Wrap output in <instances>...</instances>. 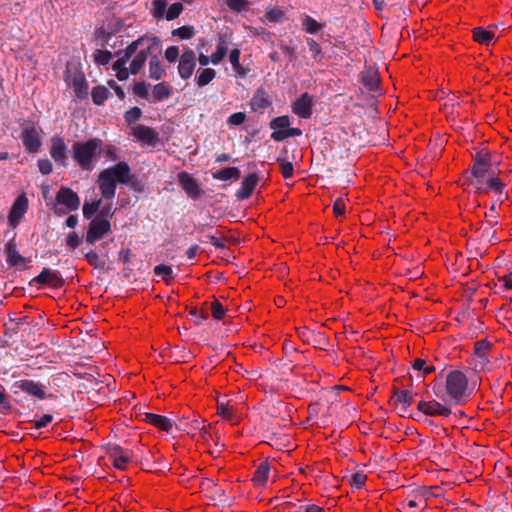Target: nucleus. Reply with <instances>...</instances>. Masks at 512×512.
I'll list each match as a JSON object with an SVG mask.
<instances>
[{
    "mask_svg": "<svg viewBox=\"0 0 512 512\" xmlns=\"http://www.w3.org/2000/svg\"><path fill=\"white\" fill-rule=\"evenodd\" d=\"M306 42L309 47V51L312 54V58L315 60L322 58V48L320 44L313 38H307Z\"/></svg>",
    "mask_w": 512,
    "mask_h": 512,
    "instance_id": "4d7b16f0",
    "label": "nucleus"
},
{
    "mask_svg": "<svg viewBox=\"0 0 512 512\" xmlns=\"http://www.w3.org/2000/svg\"><path fill=\"white\" fill-rule=\"evenodd\" d=\"M473 39L483 45H489L495 39V33L492 30H486L483 27H476L472 30Z\"/></svg>",
    "mask_w": 512,
    "mask_h": 512,
    "instance_id": "473e14b6",
    "label": "nucleus"
},
{
    "mask_svg": "<svg viewBox=\"0 0 512 512\" xmlns=\"http://www.w3.org/2000/svg\"><path fill=\"white\" fill-rule=\"evenodd\" d=\"M189 430L190 433L194 431H199L201 436L205 438L206 434L208 433V426L205 424V421L194 419L189 424Z\"/></svg>",
    "mask_w": 512,
    "mask_h": 512,
    "instance_id": "680f3d73",
    "label": "nucleus"
},
{
    "mask_svg": "<svg viewBox=\"0 0 512 512\" xmlns=\"http://www.w3.org/2000/svg\"><path fill=\"white\" fill-rule=\"evenodd\" d=\"M361 81L369 91H376L379 88V73L375 68L369 67L361 74Z\"/></svg>",
    "mask_w": 512,
    "mask_h": 512,
    "instance_id": "bb28decb",
    "label": "nucleus"
},
{
    "mask_svg": "<svg viewBox=\"0 0 512 512\" xmlns=\"http://www.w3.org/2000/svg\"><path fill=\"white\" fill-rule=\"evenodd\" d=\"M258 181H259V177L256 173H250L249 175H247L243 179V181L241 183V187L237 190L236 197L238 199L248 198L252 194Z\"/></svg>",
    "mask_w": 512,
    "mask_h": 512,
    "instance_id": "b1692460",
    "label": "nucleus"
},
{
    "mask_svg": "<svg viewBox=\"0 0 512 512\" xmlns=\"http://www.w3.org/2000/svg\"><path fill=\"white\" fill-rule=\"evenodd\" d=\"M165 75V69L157 56H152L149 62V77L160 80Z\"/></svg>",
    "mask_w": 512,
    "mask_h": 512,
    "instance_id": "e433bc0d",
    "label": "nucleus"
},
{
    "mask_svg": "<svg viewBox=\"0 0 512 512\" xmlns=\"http://www.w3.org/2000/svg\"><path fill=\"white\" fill-rule=\"evenodd\" d=\"M173 36H178L182 40L191 39L195 35V28L191 25H184L172 31Z\"/></svg>",
    "mask_w": 512,
    "mask_h": 512,
    "instance_id": "3c124183",
    "label": "nucleus"
},
{
    "mask_svg": "<svg viewBox=\"0 0 512 512\" xmlns=\"http://www.w3.org/2000/svg\"><path fill=\"white\" fill-rule=\"evenodd\" d=\"M201 485L204 490L210 493L211 498L214 501H217L222 505H230L229 498L225 490L219 487L213 480L205 479Z\"/></svg>",
    "mask_w": 512,
    "mask_h": 512,
    "instance_id": "aec40b11",
    "label": "nucleus"
},
{
    "mask_svg": "<svg viewBox=\"0 0 512 512\" xmlns=\"http://www.w3.org/2000/svg\"><path fill=\"white\" fill-rule=\"evenodd\" d=\"M211 243L218 249H225V242H229L231 244H238L240 242V237L235 234L229 232L225 234L224 232L217 233L216 235H208L207 236Z\"/></svg>",
    "mask_w": 512,
    "mask_h": 512,
    "instance_id": "cd10ccee",
    "label": "nucleus"
},
{
    "mask_svg": "<svg viewBox=\"0 0 512 512\" xmlns=\"http://www.w3.org/2000/svg\"><path fill=\"white\" fill-rule=\"evenodd\" d=\"M227 51H228L227 39L224 35H220L219 41H218V44L216 47V51L214 53H212V55H211V62L214 65L219 64L226 56Z\"/></svg>",
    "mask_w": 512,
    "mask_h": 512,
    "instance_id": "f704fd0d",
    "label": "nucleus"
},
{
    "mask_svg": "<svg viewBox=\"0 0 512 512\" xmlns=\"http://www.w3.org/2000/svg\"><path fill=\"white\" fill-rule=\"evenodd\" d=\"M196 55L192 49H186L182 55L180 56L179 65H178V73L182 79H188L192 76L194 69Z\"/></svg>",
    "mask_w": 512,
    "mask_h": 512,
    "instance_id": "6e6552de",
    "label": "nucleus"
},
{
    "mask_svg": "<svg viewBox=\"0 0 512 512\" xmlns=\"http://www.w3.org/2000/svg\"><path fill=\"white\" fill-rule=\"evenodd\" d=\"M132 135L138 141L150 146H155L159 140V135L153 128L142 124L132 128Z\"/></svg>",
    "mask_w": 512,
    "mask_h": 512,
    "instance_id": "9b49d317",
    "label": "nucleus"
},
{
    "mask_svg": "<svg viewBox=\"0 0 512 512\" xmlns=\"http://www.w3.org/2000/svg\"><path fill=\"white\" fill-rule=\"evenodd\" d=\"M213 177L221 181L237 180L240 178V170L237 167H225L215 172Z\"/></svg>",
    "mask_w": 512,
    "mask_h": 512,
    "instance_id": "4c0bfd02",
    "label": "nucleus"
},
{
    "mask_svg": "<svg viewBox=\"0 0 512 512\" xmlns=\"http://www.w3.org/2000/svg\"><path fill=\"white\" fill-rule=\"evenodd\" d=\"M173 93V87L167 82H160L152 89V102L167 100Z\"/></svg>",
    "mask_w": 512,
    "mask_h": 512,
    "instance_id": "c85d7f7f",
    "label": "nucleus"
},
{
    "mask_svg": "<svg viewBox=\"0 0 512 512\" xmlns=\"http://www.w3.org/2000/svg\"><path fill=\"white\" fill-rule=\"evenodd\" d=\"M412 392L408 390H401L397 387L393 388V395L390 397V404H393L396 408H399V415L405 417L408 412V408L414 401Z\"/></svg>",
    "mask_w": 512,
    "mask_h": 512,
    "instance_id": "423d86ee",
    "label": "nucleus"
},
{
    "mask_svg": "<svg viewBox=\"0 0 512 512\" xmlns=\"http://www.w3.org/2000/svg\"><path fill=\"white\" fill-rule=\"evenodd\" d=\"M313 98L303 93L292 105V111L302 119H309L312 115Z\"/></svg>",
    "mask_w": 512,
    "mask_h": 512,
    "instance_id": "ddd939ff",
    "label": "nucleus"
},
{
    "mask_svg": "<svg viewBox=\"0 0 512 512\" xmlns=\"http://www.w3.org/2000/svg\"><path fill=\"white\" fill-rule=\"evenodd\" d=\"M107 452L110 458L113 460V465L115 468L120 470L126 469L127 464L131 459L130 454L127 451H125L119 445L109 444L107 447Z\"/></svg>",
    "mask_w": 512,
    "mask_h": 512,
    "instance_id": "f8f14e48",
    "label": "nucleus"
},
{
    "mask_svg": "<svg viewBox=\"0 0 512 512\" xmlns=\"http://www.w3.org/2000/svg\"><path fill=\"white\" fill-rule=\"evenodd\" d=\"M28 209V199L22 194L16 198L9 213L10 224H16L21 220Z\"/></svg>",
    "mask_w": 512,
    "mask_h": 512,
    "instance_id": "412c9836",
    "label": "nucleus"
},
{
    "mask_svg": "<svg viewBox=\"0 0 512 512\" xmlns=\"http://www.w3.org/2000/svg\"><path fill=\"white\" fill-rule=\"evenodd\" d=\"M240 55L241 51L238 48L232 49L229 54V61L233 67V69L240 75H244L245 71L242 65L240 64Z\"/></svg>",
    "mask_w": 512,
    "mask_h": 512,
    "instance_id": "8fccbe9b",
    "label": "nucleus"
},
{
    "mask_svg": "<svg viewBox=\"0 0 512 512\" xmlns=\"http://www.w3.org/2000/svg\"><path fill=\"white\" fill-rule=\"evenodd\" d=\"M492 347V344L487 339H482L476 341L474 344V360L475 367H479L483 369L485 365L489 362L488 360V351Z\"/></svg>",
    "mask_w": 512,
    "mask_h": 512,
    "instance_id": "f3484780",
    "label": "nucleus"
},
{
    "mask_svg": "<svg viewBox=\"0 0 512 512\" xmlns=\"http://www.w3.org/2000/svg\"><path fill=\"white\" fill-rule=\"evenodd\" d=\"M467 387L468 379L463 372L454 370L448 373L446 377V394L454 404L461 405L464 403L467 397Z\"/></svg>",
    "mask_w": 512,
    "mask_h": 512,
    "instance_id": "7ed1b4c3",
    "label": "nucleus"
},
{
    "mask_svg": "<svg viewBox=\"0 0 512 512\" xmlns=\"http://www.w3.org/2000/svg\"><path fill=\"white\" fill-rule=\"evenodd\" d=\"M466 181L463 185L471 186L475 189V192L478 194H487L488 188H486V177L474 178L471 174L465 173L463 176Z\"/></svg>",
    "mask_w": 512,
    "mask_h": 512,
    "instance_id": "2f4dec72",
    "label": "nucleus"
},
{
    "mask_svg": "<svg viewBox=\"0 0 512 512\" xmlns=\"http://www.w3.org/2000/svg\"><path fill=\"white\" fill-rule=\"evenodd\" d=\"M151 41V43L145 48L140 50L132 60L130 64V73L131 74H138L140 70L144 67L145 62L147 60L148 55L150 54V50L153 45H157L159 43V40L157 37H153L148 39Z\"/></svg>",
    "mask_w": 512,
    "mask_h": 512,
    "instance_id": "a211bd4d",
    "label": "nucleus"
},
{
    "mask_svg": "<svg viewBox=\"0 0 512 512\" xmlns=\"http://www.w3.org/2000/svg\"><path fill=\"white\" fill-rule=\"evenodd\" d=\"M131 168L127 162L121 161L117 164L102 170L98 176V185L101 195L106 200H112L115 196L117 183L125 184Z\"/></svg>",
    "mask_w": 512,
    "mask_h": 512,
    "instance_id": "f257e3e1",
    "label": "nucleus"
},
{
    "mask_svg": "<svg viewBox=\"0 0 512 512\" xmlns=\"http://www.w3.org/2000/svg\"><path fill=\"white\" fill-rule=\"evenodd\" d=\"M21 140L27 152L36 153L39 151L42 142L37 128H25L21 133Z\"/></svg>",
    "mask_w": 512,
    "mask_h": 512,
    "instance_id": "9d476101",
    "label": "nucleus"
},
{
    "mask_svg": "<svg viewBox=\"0 0 512 512\" xmlns=\"http://www.w3.org/2000/svg\"><path fill=\"white\" fill-rule=\"evenodd\" d=\"M499 162L493 160L492 155L488 151L476 152L473 156V166L470 174L474 178L490 177L491 175H497L496 167Z\"/></svg>",
    "mask_w": 512,
    "mask_h": 512,
    "instance_id": "20e7f679",
    "label": "nucleus"
},
{
    "mask_svg": "<svg viewBox=\"0 0 512 512\" xmlns=\"http://www.w3.org/2000/svg\"><path fill=\"white\" fill-rule=\"evenodd\" d=\"M110 95L108 88L103 85L95 86L91 92L92 101L96 105H103Z\"/></svg>",
    "mask_w": 512,
    "mask_h": 512,
    "instance_id": "ea45409f",
    "label": "nucleus"
},
{
    "mask_svg": "<svg viewBox=\"0 0 512 512\" xmlns=\"http://www.w3.org/2000/svg\"><path fill=\"white\" fill-rule=\"evenodd\" d=\"M129 188L137 193H143L146 189L145 183L135 174L130 172L128 176V182L125 183Z\"/></svg>",
    "mask_w": 512,
    "mask_h": 512,
    "instance_id": "09e8293b",
    "label": "nucleus"
},
{
    "mask_svg": "<svg viewBox=\"0 0 512 512\" xmlns=\"http://www.w3.org/2000/svg\"><path fill=\"white\" fill-rule=\"evenodd\" d=\"M227 6L235 12H241L245 9L247 0H226Z\"/></svg>",
    "mask_w": 512,
    "mask_h": 512,
    "instance_id": "774afa93",
    "label": "nucleus"
},
{
    "mask_svg": "<svg viewBox=\"0 0 512 512\" xmlns=\"http://www.w3.org/2000/svg\"><path fill=\"white\" fill-rule=\"evenodd\" d=\"M32 282L49 285L53 288H60L64 285V279L60 272L49 268H44L39 275L33 278Z\"/></svg>",
    "mask_w": 512,
    "mask_h": 512,
    "instance_id": "1a4fd4ad",
    "label": "nucleus"
},
{
    "mask_svg": "<svg viewBox=\"0 0 512 512\" xmlns=\"http://www.w3.org/2000/svg\"><path fill=\"white\" fill-rule=\"evenodd\" d=\"M419 412L427 416H442L448 417L451 414V409L436 400L424 401L421 400L417 404Z\"/></svg>",
    "mask_w": 512,
    "mask_h": 512,
    "instance_id": "0eeeda50",
    "label": "nucleus"
},
{
    "mask_svg": "<svg viewBox=\"0 0 512 512\" xmlns=\"http://www.w3.org/2000/svg\"><path fill=\"white\" fill-rule=\"evenodd\" d=\"M303 29L309 34H315L322 29L323 25L318 23L314 18L305 15L302 21Z\"/></svg>",
    "mask_w": 512,
    "mask_h": 512,
    "instance_id": "49530a36",
    "label": "nucleus"
},
{
    "mask_svg": "<svg viewBox=\"0 0 512 512\" xmlns=\"http://www.w3.org/2000/svg\"><path fill=\"white\" fill-rule=\"evenodd\" d=\"M289 126L290 118L287 115L275 117L269 123V127L273 132L285 131Z\"/></svg>",
    "mask_w": 512,
    "mask_h": 512,
    "instance_id": "c03bdc74",
    "label": "nucleus"
},
{
    "mask_svg": "<svg viewBox=\"0 0 512 512\" xmlns=\"http://www.w3.org/2000/svg\"><path fill=\"white\" fill-rule=\"evenodd\" d=\"M367 480V476L363 472H355L351 475L349 483L356 489H361Z\"/></svg>",
    "mask_w": 512,
    "mask_h": 512,
    "instance_id": "bf43d9fd",
    "label": "nucleus"
},
{
    "mask_svg": "<svg viewBox=\"0 0 512 512\" xmlns=\"http://www.w3.org/2000/svg\"><path fill=\"white\" fill-rule=\"evenodd\" d=\"M80 198L76 192L68 187H61L56 194L54 210L58 214H66L78 210Z\"/></svg>",
    "mask_w": 512,
    "mask_h": 512,
    "instance_id": "39448f33",
    "label": "nucleus"
},
{
    "mask_svg": "<svg viewBox=\"0 0 512 512\" xmlns=\"http://www.w3.org/2000/svg\"><path fill=\"white\" fill-rule=\"evenodd\" d=\"M144 421L168 433L172 432L174 426L169 418L154 413H145Z\"/></svg>",
    "mask_w": 512,
    "mask_h": 512,
    "instance_id": "393cba45",
    "label": "nucleus"
},
{
    "mask_svg": "<svg viewBox=\"0 0 512 512\" xmlns=\"http://www.w3.org/2000/svg\"><path fill=\"white\" fill-rule=\"evenodd\" d=\"M5 252L7 254V263L12 267H17L26 262V258L17 251L16 244L13 240H10L5 245Z\"/></svg>",
    "mask_w": 512,
    "mask_h": 512,
    "instance_id": "c756f323",
    "label": "nucleus"
},
{
    "mask_svg": "<svg viewBox=\"0 0 512 512\" xmlns=\"http://www.w3.org/2000/svg\"><path fill=\"white\" fill-rule=\"evenodd\" d=\"M148 86L149 84L145 82H136L133 86V92L138 97L149 99Z\"/></svg>",
    "mask_w": 512,
    "mask_h": 512,
    "instance_id": "e2e57ef3",
    "label": "nucleus"
},
{
    "mask_svg": "<svg viewBox=\"0 0 512 512\" xmlns=\"http://www.w3.org/2000/svg\"><path fill=\"white\" fill-rule=\"evenodd\" d=\"M111 231V226H88L85 234V243L94 245L96 242L106 239Z\"/></svg>",
    "mask_w": 512,
    "mask_h": 512,
    "instance_id": "4be33fe9",
    "label": "nucleus"
},
{
    "mask_svg": "<svg viewBox=\"0 0 512 512\" xmlns=\"http://www.w3.org/2000/svg\"><path fill=\"white\" fill-rule=\"evenodd\" d=\"M84 259L94 268L103 269L106 265L105 260L101 259L100 255L94 250H89L83 253Z\"/></svg>",
    "mask_w": 512,
    "mask_h": 512,
    "instance_id": "37998d69",
    "label": "nucleus"
},
{
    "mask_svg": "<svg viewBox=\"0 0 512 512\" xmlns=\"http://www.w3.org/2000/svg\"><path fill=\"white\" fill-rule=\"evenodd\" d=\"M216 76V71L212 68H205L199 72L196 83L199 87L208 85Z\"/></svg>",
    "mask_w": 512,
    "mask_h": 512,
    "instance_id": "a18cd8bd",
    "label": "nucleus"
},
{
    "mask_svg": "<svg viewBox=\"0 0 512 512\" xmlns=\"http://www.w3.org/2000/svg\"><path fill=\"white\" fill-rule=\"evenodd\" d=\"M271 104V98L263 88L257 89L250 101V106L253 111L268 108Z\"/></svg>",
    "mask_w": 512,
    "mask_h": 512,
    "instance_id": "a878e982",
    "label": "nucleus"
},
{
    "mask_svg": "<svg viewBox=\"0 0 512 512\" xmlns=\"http://www.w3.org/2000/svg\"><path fill=\"white\" fill-rule=\"evenodd\" d=\"M411 366L414 370L422 372L423 377L435 372L436 370V367L432 363L422 358L414 359Z\"/></svg>",
    "mask_w": 512,
    "mask_h": 512,
    "instance_id": "58836bf2",
    "label": "nucleus"
},
{
    "mask_svg": "<svg viewBox=\"0 0 512 512\" xmlns=\"http://www.w3.org/2000/svg\"><path fill=\"white\" fill-rule=\"evenodd\" d=\"M153 272L156 276L161 277L167 284H169L174 278L172 267L166 264L156 265Z\"/></svg>",
    "mask_w": 512,
    "mask_h": 512,
    "instance_id": "a19ab883",
    "label": "nucleus"
},
{
    "mask_svg": "<svg viewBox=\"0 0 512 512\" xmlns=\"http://www.w3.org/2000/svg\"><path fill=\"white\" fill-rule=\"evenodd\" d=\"M183 11V5L180 2L173 3L166 11L165 17L168 21L174 20L179 17Z\"/></svg>",
    "mask_w": 512,
    "mask_h": 512,
    "instance_id": "13d9d810",
    "label": "nucleus"
},
{
    "mask_svg": "<svg viewBox=\"0 0 512 512\" xmlns=\"http://www.w3.org/2000/svg\"><path fill=\"white\" fill-rule=\"evenodd\" d=\"M112 59V53L108 50L98 49L94 53V61L98 65H107Z\"/></svg>",
    "mask_w": 512,
    "mask_h": 512,
    "instance_id": "864d4df0",
    "label": "nucleus"
},
{
    "mask_svg": "<svg viewBox=\"0 0 512 512\" xmlns=\"http://www.w3.org/2000/svg\"><path fill=\"white\" fill-rule=\"evenodd\" d=\"M152 5H153V9H152L153 16L157 19L162 18L165 13L167 1L166 0H153Z\"/></svg>",
    "mask_w": 512,
    "mask_h": 512,
    "instance_id": "052dcab7",
    "label": "nucleus"
},
{
    "mask_svg": "<svg viewBox=\"0 0 512 512\" xmlns=\"http://www.w3.org/2000/svg\"><path fill=\"white\" fill-rule=\"evenodd\" d=\"M217 412L218 414L228 420H233L234 413L233 408L225 403H219L217 405Z\"/></svg>",
    "mask_w": 512,
    "mask_h": 512,
    "instance_id": "0e129e2a",
    "label": "nucleus"
},
{
    "mask_svg": "<svg viewBox=\"0 0 512 512\" xmlns=\"http://www.w3.org/2000/svg\"><path fill=\"white\" fill-rule=\"evenodd\" d=\"M146 40L144 37H140L137 40L130 43L124 50L123 57L129 60L134 54H136L139 46Z\"/></svg>",
    "mask_w": 512,
    "mask_h": 512,
    "instance_id": "6e6d98bb",
    "label": "nucleus"
},
{
    "mask_svg": "<svg viewBox=\"0 0 512 512\" xmlns=\"http://www.w3.org/2000/svg\"><path fill=\"white\" fill-rule=\"evenodd\" d=\"M65 246L69 251H74L85 243L84 233L77 231H70L65 237Z\"/></svg>",
    "mask_w": 512,
    "mask_h": 512,
    "instance_id": "72a5a7b5",
    "label": "nucleus"
},
{
    "mask_svg": "<svg viewBox=\"0 0 512 512\" xmlns=\"http://www.w3.org/2000/svg\"><path fill=\"white\" fill-rule=\"evenodd\" d=\"M270 472V465L267 461L261 462L256 468L252 481L257 486H262L266 483Z\"/></svg>",
    "mask_w": 512,
    "mask_h": 512,
    "instance_id": "c9c22d12",
    "label": "nucleus"
},
{
    "mask_svg": "<svg viewBox=\"0 0 512 512\" xmlns=\"http://www.w3.org/2000/svg\"><path fill=\"white\" fill-rule=\"evenodd\" d=\"M50 155L56 163L65 166L67 161V147L64 140L54 136L51 140Z\"/></svg>",
    "mask_w": 512,
    "mask_h": 512,
    "instance_id": "6ab92c4d",
    "label": "nucleus"
},
{
    "mask_svg": "<svg viewBox=\"0 0 512 512\" xmlns=\"http://www.w3.org/2000/svg\"><path fill=\"white\" fill-rule=\"evenodd\" d=\"M505 184L497 177V175H491L490 177H487L486 180V188H488L489 191H493L494 193L498 194V200L503 201L507 198V194H504Z\"/></svg>",
    "mask_w": 512,
    "mask_h": 512,
    "instance_id": "7c9ffc66",
    "label": "nucleus"
},
{
    "mask_svg": "<svg viewBox=\"0 0 512 512\" xmlns=\"http://www.w3.org/2000/svg\"><path fill=\"white\" fill-rule=\"evenodd\" d=\"M246 115L243 112H236L229 116L227 124L231 126H239L245 122Z\"/></svg>",
    "mask_w": 512,
    "mask_h": 512,
    "instance_id": "338daca9",
    "label": "nucleus"
},
{
    "mask_svg": "<svg viewBox=\"0 0 512 512\" xmlns=\"http://www.w3.org/2000/svg\"><path fill=\"white\" fill-rule=\"evenodd\" d=\"M302 135V130L299 128H290L285 131L272 132L271 138L276 142H282L290 137L300 136Z\"/></svg>",
    "mask_w": 512,
    "mask_h": 512,
    "instance_id": "79ce46f5",
    "label": "nucleus"
},
{
    "mask_svg": "<svg viewBox=\"0 0 512 512\" xmlns=\"http://www.w3.org/2000/svg\"><path fill=\"white\" fill-rule=\"evenodd\" d=\"M101 145L102 140L98 138H93L86 142H75L72 146L73 159L83 170H92L93 161Z\"/></svg>",
    "mask_w": 512,
    "mask_h": 512,
    "instance_id": "f03ea898",
    "label": "nucleus"
},
{
    "mask_svg": "<svg viewBox=\"0 0 512 512\" xmlns=\"http://www.w3.org/2000/svg\"><path fill=\"white\" fill-rule=\"evenodd\" d=\"M14 387L20 389L22 392L34 396L38 399H45L47 397L43 386L38 382L29 379L19 380L14 383Z\"/></svg>",
    "mask_w": 512,
    "mask_h": 512,
    "instance_id": "dca6fc26",
    "label": "nucleus"
},
{
    "mask_svg": "<svg viewBox=\"0 0 512 512\" xmlns=\"http://www.w3.org/2000/svg\"><path fill=\"white\" fill-rule=\"evenodd\" d=\"M142 116V110L139 107H132L124 114V119L127 124H133L137 122Z\"/></svg>",
    "mask_w": 512,
    "mask_h": 512,
    "instance_id": "5fc2aeb1",
    "label": "nucleus"
},
{
    "mask_svg": "<svg viewBox=\"0 0 512 512\" xmlns=\"http://www.w3.org/2000/svg\"><path fill=\"white\" fill-rule=\"evenodd\" d=\"M102 204V199L93 200L91 202H85L83 205V215L86 219H91L96 213H98V209Z\"/></svg>",
    "mask_w": 512,
    "mask_h": 512,
    "instance_id": "de8ad7c7",
    "label": "nucleus"
},
{
    "mask_svg": "<svg viewBox=\"0 0 512 512\" xmlns=\"http://www.w3.org/2000/svg\"><path fill=\"white\" fill-rule=\"evenodd\" d=\"M67 81L71 83L77 98L84 99L88 96V83L82 71L76 69Z\"/></svg>",
    "mask_w": 512,
    "mask_h": 512,
    "instance_id": "2eb2a0df",
    "label": "nucleus"
},
{
    "mask_svg": "<svg viewBox=\"0 0 512 512\" xmlns=\"http://www.w3.org/2000/svg\"><path fill=\"white\" fill-rule=\"evenodd\" d=\"M211 310H212V316L216 320H221L224 317L225 312H226V310L223 307V305L219 301H217V300L212 302Z\"/></svg>",
    "mask_w": 512,
    "mask_h": 512,
    "instance_id": "69168bd1",
    "label": "nucleus"
},
{
    "mask_svg": "<svg viewBox=\"0 0 512 512\" xmlns=\"http://www.w3.org/2000/svg\"><path fill=\"white\" fill-rule=\"evenodd\" d=\"M277 162L280 165L281 174L285 179L291 178L294 174V167L290 161H287L285 158L279 156L277 158Z\"/></svg>",
    "mask_w": 512,
    "mask_h": 512,
    "instance_id": "603ef678",
    "label": "nucleus"
},
{
    "mask_svg": "<svg viewBox=\"0 0 512 512\" xmlns=\"http://www.w3.org/2000/svg\"><path fill=\"white\" fill-rule=\"evenodd\" d=\"M102 204L98 209V213L96 218L90 222V224H110V220L114 214V210L112 207V200H106L103 197Z\"/></svg>",
    "mask_w": 512,
    "mask_h": 512,
    "instance_id": "5701e85b",
    "label": "nucleus"
},
{
    "mask_svg": "<svg viewBox=\"0 0 512 512\" xmlns=\"http://www.w3.org/2000/svg\"><path fill=\"white\" fill-rule=\"evenodd\" d=\"M178 181L190 198L197 199L202 194V190L197 181L187 172H180L178 174Z\"/></svg>",
    "mask_w": 512,
    "mask_h": 512,
    "instance_id": "4468645a",
    "label": "nucleus"
}]
</instances>
